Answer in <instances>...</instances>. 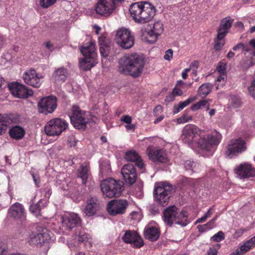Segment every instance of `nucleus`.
<instances>
[{
	"label": "nucleus",
	"mask_w": 255,
	"mask_h": 255,
	"mask_svg": "<svg viewBox=\"0 0 255 255\" xmlns=\"http://www.w3.org/2000/svg\"><path fill=\"white\" fill-rule=\"evenodd\" d=\"M172 190V187L168 183L159 182L155 184L154 198L158 204L164 206L168 204Z\"/></svg>",
	"instance_id": "7"
},
{
	"label": "nucleus",
	"mask_w": 255,
	"mask_h": 255,
	"mask_svg": "<svg viewBox=\"0 0 255 255\" xmlns=\"http://www.w3.org/2000/svg\"><path fill=\"white\" fill-rule=\"evenodd\" d=\"M8 133L9 136L13 139L19 140L24 137L25 131L22 127L15 126L9 129Z\"/></svg>",
	"instance_id": "27"
},
{
	"label": "nucleus",
	"mask_w": 255,
	"mask_h": 255,
	"mask_svg": "<svg viewBox=\"0 0 255 255\" xmlns=\"http://www.w3.org/2000/svg\"><path fill=\"white\" fill-rule=\"evenodd\" d=\"M121 121L127 124H129L131 123L132 119L131 117L128 115H124L122 117Z\"/></svg>",
	"instance_id": "55"
},
{
	"label": "nucleus",
	"mask_w": 255,
	"mask_h": 255,
	"mask_svg": "<svg viewBox=\"0 0 255 255\" xmlns=\"http://www.w3.org/2000/svg\"><path fill=\"white\" fill-rule=\"evenodd\" d=\"M212 88V85L210 83L203 84L198 90V95L202 98H205L211 92Z\"/></svg>",
	"instance_id": "31"
},
{
	"label": "nucleus",
	"mask_w": 255,
	"mask_h": 255,
	"mask_svg": "<svg viewBox=\"0 0 255 255\" xmlns=\"http://www.w3.org/2000/svg\"><path fill=\"white\" fill-rule=\"evenodd\" d=\"M38 107L40 113L44 114L52 113L57 107L56 98L53 96L44 97L39 101Z\"/></svg>",
	"instance_id": "14"
},
{
	"label": "nucleus",
	"mask_w": 255,
	"mask_h": 255,
	"mask_svg": "<svg viewBox=\"0 0 255 255\" xmlns=\"http://www.w3.org/2000/svg\"><path fill=\"white\" fill-rule=\"evenodd\" d=\"M200 137L197 142L200 149L203 151H211L214 146L220 142L222 135L215 130L210 133H205L196 126L190 125L186 126L183 129L182 139L185 143L190 144L195 139Z\"/></svg>",
	"instance_id": "1"
},
{
	"label": "nucleus",
	"mask_w": 255,
	"mask_h": 255,
	"mask_svg": "<svg viewBox=\"0 0 255 255\" xmlns=\"http://www.w3.org/2000/svg\"><path fill=\"white\" fill-rule=\"evenodd\" d=\"M126 128L128 130H130L131 131H133L134 130L135 126L134 125H133V124H131V123H130V124H127L126 126Z\"/></svg>",
	"instance_id": "64"
},
{
	"label": "nucleus",
	"mask_w": 255,
	"mask_h": 255,
	"mask_svg": "<svg viewBox=\"0 0 255 255\" xmlns=\"http://www.w3.org/2000/svg\"><path fill=\"white\" fill-rule=\"evenodd\" d=\"M163 31L162 23L160 21L155 22L151 29L142 31V39L147 42L153 43Z\"/></svg>",
	"instance_id": "13"
},
{
	"label": "nucleus",
	"mask_w": 255,
	"mask_h": 255,
	"mask_svg": "<svg viewBox=\"0 0 255 255\" xmlns=\"http://www.w3.org/2000/svg\"><path fill=\"white\" fill-rule=\"evenodd\" d=\"M78 176L82 179V183L86 184L90 176L88 164L87 163L82 164L78 170Z\"/></svg>",
	"instance_id": "28"
},
{
	"label": "nucleus",
	"mask_w": 255,
	"mask_h": 255,
	"mask_svg": "<svg viewBox=\"0 0 255 255\" xmlns=\"http://www.w3.org/2000/svg\"><path fill=\"white\" fill-rule=\"evenodd\" d=\"M235 172L240 178H249L255 176V169L248 163H241L235 169Z\"/></svg>",
	"instance_id": "20"
},
{
	"label": "nucleus",
	"mask_w": 255,
	"mask_h": 255,
	"mask_svg": "<svg viewBox=\"0 0 255 255\" xmlns=\"http://www.w3.org/2000/svg\"><path fill=\"white\" fill-rule=\"evenodd\" d=\"M233 21V20L230 17H226L223 18L221 20L217 34L221 36H226L232 26Z\"/></svg>",
	"instance_id": "24"
},
{
	"label": "nucleus",
	"mask_w": 255,
	"mask_h": 255,
	"mask_svg": "<svg viewBox=\"0 0 255 255\" xmlns=\"http://www.w3.org/2000/svg\"><path fill=\"white\" fill-rule=\"evenodd\" d=\"M197 98L196 96H190L183 102H179L178 104L175 105L173 108V114H177L182 110L185 107L189 105L191 102L195 101Z\"/></svg>",
	"instance_id": "30"
},
{
	"label": "nucleus",
	"mask_w": 255,
	"mask_h": 255,
	"mask_svg": "<svg viewBox=\"0 0 255 255\" xmlns=\"http://www.w3.org/2000/svg\"><path fill=\"white\" fill-rule=\"evenodd\" d=\"M52 235V233L47 229H43L40 233H38V237L39 238L38 239L39 240V245H41L50 240H53Z\"/></svg>",
	"instance_id": "32"
},
{
	"label": "nucleus",
	"mask_w": 255,
	"mask_h": 255,
	"mask_svg": "<svg viewBox=\"0 0 255 255\" xmlns=\"http://www.w3.org/2000/svg\"><path fill=\"white\" fill-rule=\"evenodd\" d=\"M121 173L127 183L131 185L135 182L137 174L133 164L128 163L125 165L121 169Z\"/></svg>",
	"instance_id": "17"
},
{
	"label": "nucleus",
	"mask_w": 255,
	"mask_h": 255,
	"mask_svg": "<svg viewBox=\"0 0 255 255\" xmlns=\"http://www.w3.org/2000/svg\"><path fill=\"white\" fill-rule=\"evenodd\" d=\"M67 244L71 250H76L78 248L80 243L77 240H74V238L71 240H69L67 242Z\"/></svg>",
	"instance_id": "41"
},
{
	"label": "nucleus",
	"mask_w": 255,
	"mask_h": 255,
	"mask_svg": "<svg viewBox=\"0 0 255 255\" xmlns=\"http://www.w3.org/2000/svg\"><path fill=\"white\" fill-rule=\"evenodd\" d=\"M172 93L175 95V96H181L183 94L182 89L176 85L175 87L173 89Z\"/></svg>",
	"instance_id": "53"
},
{
	"label": "nucleus",
	"mask_w": 255,
	"mask_h": 255,
	"mask_svg": "<svg viewBox=\"0 0 255 255\" xmlns=\"http://www.w3.org/2000/svg\"><path fill=\"white\" fill-rule=\"evenodd\" d=\"M41 194L43 195V196L46 198H49L51 195V190L50 188L48 187H46L45 188H41Z\"/></svg>",
	"instance_id": "50"
},
{
	"label": "nucleus",
	"mask_w": 255,
	"mask_h": 255,
	"mask_svg": "<svg viewBox=\"0 0 255 255\" xmlns=\"http://www.w3.org/2000/svg\"><path fill=\"white\" fill-rule=\"evenodd\" d=\"M81 52L84 58L80 60V67L85 71L89 70L97 63V55L94 42L90 41L84 44L81 48Z\"/></svg>",
	"instance_id": "4"
},
{
	"label": "nucleus",
	"mask_w": 255,
	"mask_h": 255,
	"mask_svg": "<svg viewBox=\"0 0 255 255\" xmlns=\"http://www.w3.org/2000/svg\"><path fill=\"white\" fill-rule=\"evenodd\" d=\"M128 203L124 199H114L108 202L107 206V211L112 216L124 214L126 211Z\"/></svg>",
	"instance_id": "12"
},
{
	"label": "nucleus",
	"mask_w": 255,
	"mask_h": 255,
	"mask_svg": "<svg viewBox=\"0 0 255 255\" xmlns=\"http://www.w3.org/2000/svg\"><path fill=\"white\" fill-rule=\"evenodd\" d=\"M184 166L186 170H191L193 172H196L199 167V164L190 160L186 161Z\"/></svg>",
	"instance_id": "36"
},
{
	"label": "nucleus",
	"mask_w": 255,
	"mask_h": 255,
	"mask_svg": "<svg viewBox=\"0 0 255 255\" xmlns=\"http://www.w3.org/2000/svg\"><path fill=\"white\" fill-rule=\"evenodd\" d=\"M192 120V117L185 113L181 117L177 119V122L178 124H181L191 121Z\"/></svg>",
	"instance_id": "39"
},
{
	"label": "nucleus",
	"mask_w": 255,
	"mask_h": 255,
	"mask_svg": "<svg viewBox=\"0 0 255 255\" xmlns=\"http://www.w3.org/2000/svg\"><path fill=\"white\" fill-rule=\"evenodd\" d=\"M255 246V243L252 240V239H250V240L245 242L243 245L241 246L240 249L241 250V252L245 254Z\"/></svg>",
	"instance_id": "34"
},
{
	"label": "nucleus",
	"mask_w": 255,
	"mask_h": 255,
	"mask_svg": "<svg viewBox=\"0 0 255 255\" xmlns=\"http://www.w3.org/2000/svg\"><path fill=\"white\" fill-rule=\"evenodd\" d=\"M100 52L102 56L107 57L110 53L109 45L99 46Z\"/></svg>",
	"instance_id": "43"
},
{
	"label": "nucleus",
	"mask_w": 255,
	"mask_h": 255,
	"mask_svg": "<svg viewBox=\"0 0 255 255\" xmlns=\"http://www.w3.org/2000/svg\"><path fill=\"white\" fill-rule=\"evenodd\" d=\"M173 52L171 49H169L166 51L164 58L165 60L167 61H170L172 58Z\"/></svg>",
	"instance_id": "51"
},
{
	"label": "nucleus",
	"mask_w": 255,
	"mask_h": 255,
	"mask_svg": "<svg viewBox=\"0 0 255 255\" xmlns=\"http://www.w3.org/2000/svg\"><path fill=\"white\" fill-rule=\"evenodd\" d=\"M210 100H200L196 103L193 104L190 109L192 111H196L199 109H201L204 107H206L207 111L209 110V103Z\"/></svg>",
	"instance_id": "33"
},
{
	"label": "nucleus",
	"mask_w": 255,
	"mask_h": 255,
	"mask_svg": "<svg viewBox=\"0 0 255 255\" xmlns=\"http://www.w3.org/2000/svg\"><path fill=\"white\" fill-rule=\"evenodd\" d=\"M32 176L35 184L37 187H38L39 186V184L40 183V180L39 179V177H37L34 174H32Z\"/></svg>",
	"instance_id": "62"
},
{
	"label": "nucleus",
	"mask_w": 255,
	"mask_h": 255,
	"mask_svg": "<svg viewBox=\"0 0 255 255\" xmlns=\"http://www.w3.org/2000/svg\"><path fill=\"white\" fill-rule=\"evenodd\" d=\"M62 226L67 230H71L80 224L81 219L75 213H70L62 217Z\"/></svg>",
	"instance_id": "21"
},
{
	"label": "nucleus",
	"mask_w": 255,
	"mask_h": 255,
	"mask_svg": "<svg viewBox=\"0 0 255 255\" xmlns=\"http://www.w3.org/2000/svg\"><path fill=\"white\" fill-rule=\"evenodd\" d=\"M57 0H39L40 5L46 8L54 4Z\"/></svg>",
	"instance_id": "38"
},
{
	"label": "nucleus",
	"mask_w": 255,
	"mask_h": 255,
	"mask_svg": "<svg viewBox=\"0 0 255 255\" xmlns=\"http://www.w3.org/2000/svg\"><path fill=\"white\" fill-rule=\"evenodd\" d=\"M8 214L16 219L22 218L24 215V209L22 205L16 202L12 205L8 209Z\"/></svg>",
	"instance_id": "23"
},
{
	"label": "nucleus",
	"mask_w": 255,
	"mask_h": 255,
	"mask_svg": "<svg viewBox=\"0 0 255 255\" xmlns=\"http://www.w3.org/2000/svg\"><path fill=\"white\" fill-rule=\"evenodd\" d=\"M225 36H221L217 34L216 39L215 40V44L214 45V49L216 51L220 50L225 45Z\"/></svg>",
	"instance_id": "35"
},
{
	"label": "nucleus",
	"mask_w": 255,
	"mask_h": 255,
	"mask_svg": "<svg viewBox=\"0 0 255 255\" xmlns=\"http://www.w3.org/2000/svg\"><path fill=\"white\" fill-rule=\"evenodd\" d=\"M125 158L127 161L134 162L139 168L142 169L144 164L139 155L134 151L127 152L125 155Z\"/></svg>",
	"instance_id": "26"
},
{
	"label": "nucleus",
	"mask_w": 255,
	"mask_h": 255,
	"mask_svg": "<svg viewBox=\"0 0 255 255\" xmlns=\"http://www.w3.org/2000/svg\"><path fill=\"white\" fill-rule=\"evenodd\" d=\"M88 235L85 234H79L78 236H74V240H77L80 244L88 240Z\"/></svg>",
	"instance_id": "48"
},
{
	"label": "nucleus",
	"mask_w": 255,
	"mask_h": 255,
	"mask_svg": "<svg viewBox=\"0 0 255 255\" xmlns=\"http://www.w3.org/2000/svg\"><path fill=\"white\" fill-rule=\"evenodd\" d=\"M160 232L158 228L154 227H146L144 231L145 239L151 242L156 241L159 237Z\"/></svg>",
	"instance_id": "25"
},
{
	"label": "nucleus",
	"mask_w": 255,
	"mask_h": 255,
	"mask_svg": "<svg viewBox=\"0 0 255 255\" xmlns=\"http://www.w3.org/2000/svg\"><path fill=\"white\" fill-rule=\"evenodd\" d=\"M100 169L102 173L108 174L111 171V166L109 162L105 161L100 166Z\"/></svg>",
	"instance_id": "42"
},
{
	"label": "nucleus",
	"mask_w": 255,
	"mask_h": 255,
	"mask_svg": "<svg viewBox=\"0 0 255 255\" xmlns=\"http://www.w3.org/2000/svg\"><path fill=\"white\" fill-rule=\"evenodd\" d=\"M67 122L62 119L54 118L50 120L45 126L46 134L50 136L59 135L68 128Z\"/></svg>",
	"instance_id": "10"
},
{
	"label": "nucleus",
	"mask_w": 255,
	"mask_h": 255,
	"mask_svg": "<svg viewBox=\"0 0 255 255\" xmlns=\"http://www.w3.org/2000/svg\"><path fill=\"white\" fill-rule=\"evenodd\" d=\"M98 43L99 46H106L109 45L108 39L105 36H101L98 38Z\"/></svg>",
	"instance_id": "49"
},
{
	"label": "nucleus",
	"mask_w": 255,
	"mask_h": 255,
	"mask_svg": "<svg viewBox=\"0 0 255 255\" xmlns=\"http://www.w3.org/2000/svg\"><path fill=\"white\" fill-rule=\"evenodd\" d=\"M53 77L56 82L63 83L67 78V71L63 67L58 68L53 74Z\"/></svg>",
	"instance_id": "29"
},
{
	"label": "nucleus",
	"mask_w": 255,
	"mask_h": 255,
	"mask_svg": "<svg viewBox=\"0 0 255 255\" xmlns=\"http://www.w3.org/2000/svg\"><path fill=\"white\" fill-rule=\"evenodd\" d=\"M41 200H40L37 204H32L30 205L29 210L34 214L35 216H38L40 215V207L39 206V203Z\"/></svg>",
	"instance_id": "37"
},
{
	"label": "nucleus",
	"mask_w": 255,
	"mask_h": 255,
	"mask_svg": "<svg viewBox=\"0 0 255 255\" xmlns=\"http://www.w3.org/2000/svg\"><path fill=\"white\" fill-rule=\"evenodd\" d=\"M246 149L245 141L241 138H234L229 141L226 147L225 154L231 158L244 152Z\"/></svg>",
	"instance_id": "11"
},
{
	"label": "nucleus",
	"mask_w": 255,
	"mask_h": 255,
	"mask_svg": "<svg viewBox=\"0 0 255 255\" xmlns=\"http://www.w3.org/2000/svg\"><path fill=\"white\" fill-rule=\"evenodd\" d=\"M242 50L243 52H244V54H246V52H248L250 51V48H249V46L247 45H245L243 43V47H242Z\"/></svg>",
	"instance_id": "63"
},
{
	"label": "nucleus",
	"mask_w": 255,
	"mask_h": 255,
	"mask_svg": "<svg viewBox=\"0 0 255 255\" xmlns=\"http://www.w3.org/2000/svg\"><path fill=\"white\" fill-rule=\"evenodd\" d=\"M175 97V95L172 92L171 94H170L166 97L165 101L168 102H172L174 101Z\"/></svg>",
	"instance_id": "59"
},
{
	"label": "nucleus",
	"mask_w": 255,
	"mask_h": 255,
	"mask_svg": "<svg viewBox=\"0 0 255 255\" xmlns=\"http://www.w3.org/2000/svg\"><path fill=\"white\" fill-rule=\"evenodd\" d=\"M122 239L126 243L130 244L136 248H140L143 245L142 239L134 231H127L122 237Z\"/></svg>",
	"instance_id": "19"
},
{
	"label": "nucleus",
	"mask_w": 255,
	"mask_h": 255,
	"mask_svg": "<svg viewBox=\"0 0 255 255\" xmlns=\"http://www.w3.org/2000/svg\"><path fill=\"white\" fill-rule=\"evenodd\" d=\"M39 237H38V234H32L30 236L29 240L28 241L30 244L31 245H39V240L38 239Z\"/></svg>",
	"instance_id": "46"
},
{
	"label": "nucleus",
	"mask_w": 255,
	"mask_h": 255,
	"mask_svg": "<svg viewBox=\"0 0 255 255\" xmlns=\"http://www.w3.org/2000/svg\"><path fill=\"white\" fill-rule=\"evenodd\" d=\"M22 78L27 85L35 88H39L42 83L41 79L43 76L38 75L35 70L31 69L26 71L23 73Z\"/></svg>",
	"instance_id": "16"
},
{
	"label": "nucleus",
	"mask_w": 255,
	"mask_h": 255,
	"mask_svg": "<svg viewBox=\"0 0 255 255\" xmlns=\"http://www.w3.org/2000/svg\"><path fill=\"white\" fill-rule=\"evenodd\" d=\"M115 40L117 44L124 49H130L134 43V36L131 31L124 27L119 28L117 30Z\"/></svg>",
	"instance_id": "8"
},
{
	"label": "nucleus",
	"mask_w": 255,
	"mask_h": 255,
	"mask_svg": "<svg viewBox=\"0 0 255 255\" xmlns=\"http://www.w3.org/2000/svg\"><path fill=\"white\" fill-rule=\"evenodd\" d=\"M87 203L84 213L87 216H92L100 208L99 201L96 197H92L87 200Z\"/></svg>",
	"instance_id": "22"
},
{
	"label": "nucleus",
	"mask_w": 255,
	"mask_h": 255,
	"mask_svg": "<svg viewBox=\"0 0 255 255\" xmlns=\"http://www.w3.org/2000/svg\"><path fill=\"white\" fill-rule=\"evenodd\" d=\"M248 90L252 96L255 98V79L253 81L252 84L249 87Z\"/></svg>",
	"instance_id": "52"
},
{
	"label": "nucleus",
	"mask_w": 255,
	"mask_h": 255,
	"mask_svg": "<svg viewBox=\"0 0 255 255\" xmlns=\"http://www.w3.org/2000/svg\"><path fill=\"white\" fill-rule=\"evenodd\" d=\"M162 112V107L160 105L157 106L154 109L153 113L155 116H157Z\"/></svg>",
	"instance_id": "57"
},
{
	"label": "nucleus",
	"mask_w": 255,
	"mask_h": 255,
	"mask_svg": "<svg viewBox=\"0 0 255 255\" xmlns=\"http://www.w3.org/2000/svg\"><path fill=\"white\" fill-rule=\"evenodd\" d=\"M146 153L148 158L154 162L165 163L167 161L166 154L163 149L149 147L147 148Z\"/></svg>",
	"instance_id": "18"
},
{
	"label": "nucleus",
	"mask_w": 255,
	"mask_h": 255,
	"mask_svg": "<svg viewBox=\"0 0 255 255\" xmlns=\"http://www.w3.org/2000/svg\"><path fill=\"white\" fill-rule=\"evenodd\" d=\"M206 226L208 228V230L211 229L215 226V223L214 221L212 220L208 222L207 224H205Z\"/></svg>",
	"instance_id": "61"
},
{
	"label": "nucleus",
	"mask_w": 255,
	"mask_h": 255,
	"mask_svg": "<svg viewBox=\"0 0 255 255\" xmlns=\"http://www.w3.org/2000/svg\"><path fill=\"white\" fill-rule=\"evenodd\" d=\"M45 47L47 49L52 51L54 49V45L50 41H47L45 43Z\"/></svg>",
	"instance_id": "58"
},
{
	"label": "nucleus",
	"mask_w": 255,
	"mask_h": 255,
	"mask_svg": "<svg viewBox=\"0 0 255 255\" xmlns=\"http://www.w3.org/2000/svg\"><path fill=\"white\" fill-rule=\"evenodd\" d=\"M129 12L135 22L143 24L153 18L155 15L156 9L151 3L145 1H140L130 5Z\"/></svg>",
	"instance_id": "3"
},
{
	"label": "nucleus",
	"mask_w": 255,
	"mask_h": 255,
	"mask_svg": "<svg viewBox=\"0 0 255 255\" xmlns=\"http://www.w3.org/2000/svg\"><path fill=\"white\" fill-rule=\"evenodd\" d=\"M69 117L71 124L78 129H85L87 124L89 122L86 113L81 110L79 107L76 106L72 107Z\"/></svg>",
	"instance_id": "9"
},
{
	"label": "nucleus",
	"mask_w": 255,
	"mask_h": 255,
	"mask_svg": "<svg viewBox=\"0 0 255 255\" xmlns=\"http://www.w3.org/2000/svg\"><path fill=\"white\" fill-rule=\"evenodd\" d=\"M225 239V235L223 232L219 231L217 234H215L211 239L216 242H219Z\"/></svg>",
	"instance_id": "44"
},
{
	"label": "nucleus",
	"mask_w": 255,
	"mask_h": 255,
	"mask_svg": "<svg viewBox=\"0 0 255 255\" xmlns=\"http://www.w3.org/2000/svg\"><path fill=\"white\" fill-rule=\"evenodd\" d=\"M164 221L168 226H171L173 223L182 227L186 226L188 221V216L185 211L178 213L177 208L174 206H170L163 213Z\"/></svg>",
	"instance_id": "5"
},
{
	"label": "nucleus",
	"mask_w": 255,
	"mask_h": 255,
	"mask_svg": "<svg viewBox=\"0 0 255 255\" xmlns=\"http://www.w3.org/2000/svg\"><path fill=\"white\" fill-rule=\"evenodd\" d=\"M197 228L200 232H204L208 230V228L205 224L203 225H198L197 226Z\"/></svg>",
	"instance_id": "60"
},
{
	"label": "nucleus",
	"mask_w": 255,
	"mask_h": 255,
	"mask_svg": "<svg viewBox=\"0 0 255 255\" xmlns=\"http://www.w3.org/2000/svg\"><path fill=\"white\" fill-rule=\"evenodd\" d=\"M218 71L221 74H223L225 73L226 69V64L222 63L220 64L217 68Z\"/></svg>",
	"instance_id": "54"
},
{
	"label": "nucleus",
	"mask_w": 255,
	"mask_h": 255,
	"mask_svg": "<svg viewBox=\"0 0 255 255\" xmlns=\"http://www.w3.org/2000/svg\"><path fill=\"white\" fill-rule=\"evenodd\" d=\"M8 118H7V119H4L0 122V135L5 132L8 125Z\"/></svg>",
	"instance_id": "40"
},
{
	"label": "nucleus",
	"mask_w": 255,
	"mask_h": 255,
	"mask_svg": "<svg viewBox=\"0 0 255 255\" xmlns=\"http://www.w3.org/2000/svg\"><path fill=\"white\" fill-rule=\"evenodd\" d=\"M217 253L218 251L215 248L211 247L207 251V255H217Z\"/></svg>",
	"instance_id": "56"
},
{
	"label": "nucleus",
	"mask_w": 255,
	"mask_h": 255,
	"mask_svg": "<svg viewBox=\"0 0 255 255\" xmlns=\"http://www.w3.org/2000/svg\"><path fill=\"white\" fill-rule=\"evenodd\" d=\"M100 186L103 195L110 198L119 197L124 190L122 182L111 178L103 180Z\"/></svg>",
	"instance_id": "6"
},
{
	"label": "nucleus",
	"mask_w": 255,
	"mask_h": 255,
	"mask_svg": "<svg viewBox=\"0 0 255 255\" xmlns=\"http://www.w3.org/2000/svg\"><path fill=\"white\" fill-rule=\"evenodd\" d=\"M119 64L118 71L120 73L137 77L143 71L145 61L142 56L132 53L120 58Z\"/></svg>",
	"instance_id": "2"
},
{
	"label": "nucleus",
	"mask_w": 255,
	"mask_h": 255,
	"mask_svg": "<svg viewBox=\"0 0 255 255\" xmlns=\"http://www.w3.org/2000/svg\"><path fill=\"white\" fill-rule=\"evenodd\" d=\"M8 88L11 94L18 98H27L33 95L32 90L18 83H10Z\"/></svg>",
	"instance_id": "15"
},
{
	"label": "nucleus",
	"mask_w": 255,
	"mask_h": 255,
	"mask_svg": "<svg viewBox=\"0 0 255 255\" xmlns=\"http://www.w3.org/2000/svg\"><path fill=\"white\" fill-rule=\"evenodd\" d=\"M242 105L240 99L236 97H233L231 101V107L233 109H237Z\"/></svg>",
	"instance_id": "45"
},
{
	"label": "nucleus",
	"mask_w": 255,
	"mask_h": 255,
	"mask_svg": "<svg viewBox=\"0 0 255 255\" xmlns=\"http://www.w3.org/2000/svg\"><path fill=\"white\" fill-rule=\"evenodd\" d=\"M14 54L12 53V50H9L5 52L2 55V58L5 61H10L14 58Z\"/></svg>",
	"instance_id": "47"
}]
</instances>
